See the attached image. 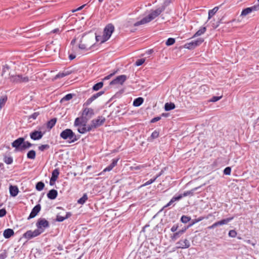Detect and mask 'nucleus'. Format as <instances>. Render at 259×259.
<instances>
[{
	"label": "nucleus",
	"mask_w": 259,
	"mask_h": 259,
	"mask_svg": "<svg viewBox=\"0 0 259 259\" xmlns=\"http://www.w3.org/2000/svg\"><path fill=\"white\" fill-rule=\"evenodd\" d=\"M39 115V112H36L32 114L29 116V119L32 118L33 119H35L37 116Z\"/></svg>",
	"instance_id": "57"
},
{
	"label": "nucleus",
	"mask_w": 259,
	"mask_h": 259,
	"mask_svg": "<svg viewBox=\"0 0 259 259\" xmlns=\"http://www.w3.org/2000/svg\"><path fill=\"white\" fill-rule=\"evenodd\" d=\"M10 69L9 66L8 65H5L3 66V69H2V75L3 76L4 74L9 69Z\"/></svg>",
	"instance_id": "58"
},
{
	"label": "nucleus",
	"mask_w": 259,
	"mask_h": 259,
	"mask_svg": "<svg viewBox=\"0 0 259 259\" xmlns=\"http://www.w3.org/2000/svg\"><path fill=\"white\" fill-rule=\"evenodd\" d=\"M104 91H100L97 93L93 95L90 98H89L87 101L84 103L83 106H88L90 105L93 101L95 100L98 97L104 94Z\"/></svg>",
	"instance_id": "15"
},
{
	"label": "nucleus",
	"mask_w": 259,
	"mask_h": 259,
	"mask_svg": "<svg viewBox=\"0 0 259 259\" xmlns=\"http://www.w3.org/2000/svg\"><path fill=\"white\" fill-rule=\"evenodd\" d=\"M106 119L102 116H98L97 119H93L91 121L92 124L95 128H96L104 124L105 122Z\"/></svg>",
	"instance_id": "12"
},
{
	"label": "nucleus",
	"mask_w": 259,
	"mask_h": 259,
	"mask_svg": "<svg viewBox=\"0 0 259 259\" xmlns=\"http://www.w3.org/2000/svg\"><path fill=\"white\" fill-rule=\"evenodd\" d=\"M33 144L30 143L28 141H25L23 137H20L12 143V146L15 148L16 151L22 152L30 147H32Z\"/></svg>",
	"instance_id": "2"
},
{
	"label": "nucleus",
	"mask_w": 259,
	"mask_h": 259,
	"mask_svg": "<svg viewBox=\"0 0 259 259\" xmlns=\"http://www.w3.org/2000/svg\"><path fill=\"white\" fill-rule=\"evenodd\" d=\"M203 219V217H199V218H198L197 219H194V220H193L191 223L189 224V225H188V227H191V226H192L193 225H194L195 224L199 222H200L201 221H202V220Z\"/></svg>",
	"instance_id": "41"
},
{
	"label": "nucleus",
	"mask_w": 259,
	"mask_h": 259,
	"mask_svg": "<svg viewBox=\"0 0 259 259\" xmlns=\"http://www.w3.org/2000/svg\"><path fill=\"white\" fill-rule=\"evenodd\" d=\"M259 10V5H254L250 7H248L244 9L241 14V16H245L250 14L253 11H257Z\"/></svg>",
	"instance_id": "14"
},
{
	"label": "nucleus",
	"mask_w": 259,
	"mask_h": 259,
	"mask_svg": "<svg viewBox=\"0 0 259 259\" xmlns=\"http://www.w3.org/2000/svg\"><path fill=\"white\" fill-rule=\"evenodd\" d=\"M160 119H161L160 116L155 117L151 120L150 122L151 123H155V122L159 121Z\"/></svg>",
	"instance_id": "62"
},
{
	"label": "nucleus",
	"mask_w": 259,
	"mask_h": 259,
	"mask_svg": "<svg viewBox=\"0 0 259 259\" xmlns=\"http://www.w3.org/2000/svg\"><path fill=\"white\" fill-rule=\"evenodd\" d=\"M103 81L98 82L93 85L92 89L94 91H97L103 87Z\"/></svg>",
	"instance_id": "32"
},
{
	"label": "nucleus",
	"mask_w": 259,
	"mask_h": 259,
	"mask_svg": "<svg viewBox=\"0 0 259 259\" xmlns=\"http://www.w3.org/2000/svg\"><path fill=\"white\" fill-rule=\"evenodd\" d=\"M159 133L156 130H155L151 135L150 137L148 138V141L152 142L153 140L159 137Z\"/></svg>",
	"instance_id": "28"
},
{
	"label": "nucleus",
	"mask_w": 259,
	"mask_h": 259,
	"mask_svg": "<svg viewBox=\"0 0 259 259\" xmlns=\"http://www.w3.org/2000/svg\"><path fill=\"white\" fill-rule=\"evenodd\" d=\"M231 172V167H227L224 170V174L226 175H230Z\"/></svg>",
	"instance_id": "53"
},
{
	"label": "nucleus",
	"mask_w": 259,
	"mask_h": 259,
	"mask_svg": "<svg viewBox=\"0 0 259 259\" xmlns=\"http://www.w3.org/2000/svg\"><path fill=\"white\" fill-rule=\"evenodd\" d=\"M86 125H80L77 129V131L81 134H85L87 133V130L85 128Z\"/></svg>",
	"instance_id": "43"
},
{
	"label": "nucleus",
	"mask_w": 259,
	"mask_h": 259,
	"mask_svg": "<svg viewBox=\"0 0 259 259\" xmlns=\"http://www.w3.org/2000/svg\"><path fill=\"white\" fill-rule=\"evenodd\" d=\"M200 187L201 186L194 188L189 191L185 192L184 193L182 194V195L183 197L188 196H192L194 195L195 192L197 191L198 189H199Z\"/></svg>",
	"instance_id": "22"
},
{
	"label": "nucleus",
	"mask_w": 259,
	"mask_h": 259,
	"mask_svg": "<svg viewBox=\"0 0 259 259\" xmlns=\"http://www.w3.org/2000/svg\"><path fill=\"white\" fill-rule=\"evenodd\" d=\"M87 122H84L82 118V116L77 117L75 119L74 125L75 126H79L80 125H86Z\"/></svg>",
	"instance_id": "23"
},
{
	"label": "nucleus",
	"mask_w": 259,
	"mask_h": 259,
	"mask_svg": "<svg viewBox=\"0 0 259 259\" xmlns=\"http://www.w3.org/2000/svg\"><path fill=\"white\" fill-rule=\"evenodd\" d=\"M233 219H234V217H232L228 218H226V219H223V220H221L220 221L216 222L214 223H213L214 227L215 228H216V227H217L218 226H222V225H226L229 222L231 221Z\"/></svg>",
	"instance_id": "17"
},
{
	"label": "nucleus",
	"mask_w": 259,
	"mask_h": 259,
	"mask_svg": "<svg viewBox=\"0 0 259 259\" xmlns=\"http://www.w3.org/2000/svg\"><path fill=\"white\" fill-rule=\"evenodd\" d=\"M59 175V169L57 168L55 169L52 172V176L51 178L52 181L55 182L57 180Z\"/></svg>",
	"instance_id": "26"
},
{
	"label": "nucleus",
	"mask_w": 259,
	"mask_h": 259,
	"mask_svg": "<svg viewBox=\"0 0 259 259\" xmlns=\"http://www.w3.org/2000/svg\"><path fill=\"white\" fill-rule=\"evenodd\" d=\"M103 35H96V40L97 41H100V44H103L102 41L103 40Z\"/></svg>",
	"instance_id": "61"
},
{
	"label": "nucleus",
	"mask_w": 259,
	"mask_h": 259,
	"mask_svg": "<svg viewBox=\"0 0 259 259\" xmlns=\"http://www.w3.org/2000/svg\"><path fill=\"white\" fill-rule=\"evenodd\" d=\"M14 235V232L12 229H7L3 232V236L5 238L9 239Z\"/></svg>",
	"instance_id": "18"
},
{
	"label": "nucleus",
	"mask_w": 259,
	"mask_h": 259,
	"mask_svg": "<svg viewBox=\"0 0 259 259\" xmlns=\"http://www.w3.org/2000/svg\"><path fill=\"white\" fill-rule=\"evenodd\" d=\"M222 98V96H213L209 100V102H215Z\"/></svg>",
	"instance_id": "47"
},
{
	"label": "nucleus",
	"mask_w": 259,
	"mask_h": 259,
	"mask_svg": "<svg viewBox=\"0 0 259 259\" xmlns=\"http://www.w3.org/2000/svg\"><path fill=\"white\" fill-rule=\"evenodd\" d=\"M56 122H57L56 118H53L51 119L50 120L48 121V122L47 123V125H46L47 127L49 130H51V128H53V127L54 126Z\"/></svg>",
	"instance_id": "25"
},
{
	"label": "nucleus",
	"mask_w": 259,
	"mask_h": 259,
	"mask_svg": "<svg viewBox=\"0 0 259 259\" xmlns=\"http://www.w3.org/2000/svg\"><path fill=\"white\" fill-rule=\"evenodd\" d=\"M8 254L6 250L0 253V259H5L7 257Z\"/></svg>",
	"instance_id": "55"
},
{
	"label": "nucleus",
	"mask_w": 259,
	"mask_h": 259,
	"mask_svg": "<svg viewBox=\"0 0 259 259\" xmlns=\"http://www.w3.org/2000/svg\"><path fill=\"white\" fill-rule=\"evenodd\" d=\"M144 102V99L142 97H138L135 99L133 102V105L135 107H139Z\"/></svg>",
	"instance_id": "24"
},
{
	"label": "nucleus",
	"mask_w": 259,
	"mask_h": 259,
	"mask_svg": "<svg viewBox=\"0 0 259 259\" xmlns=\"http://www.w3.org/2000/svg\"><path fill=\"white\" fill-rule=\"evenodd\" d=\"M38 231H37V229H35L34 231L31 230H28L26 231L23 235V237L25 238V239H27V240L31 239L33 238H34L35 237H37L40 235Z\"/></svg>",
	"instance_id": "10"
},
{
	"label": "nucleus",
	"mask_w": 259,
	"mask_h": 259,
	"mask_svg": "<svg viewBox=\"0 0 259 259\" xmlns=\"http://www.w3.org/2000/svg\"><path fill=\"white\" fill-rule=\"evenodd\" d=\"M4 161L7 164H11L13 162V157L11 156H5L4 157Z\"/></svg>",
	"instance_id": "37"
},
{
	"label": "nucleus",
	"mask_w": 259,
	"mask_h": 259,
	"mask_svg": "<svg viewBox=\"0 0 259 259\" xmlns=\"http://www.w3.org/2000/svg\"><path fill=\"white\" fill-rule=\"evenodd\" d=\"M147 167L146 164L139 165L136 166H133L131 167L132 170H140Z\"/></svg>",
	"instance_id": "40"
},
{
	"label": "nucleus",
	"mask_w": 259,
	"mask_h": 259,
	"mask_svg": "<svg viewBox=\"0 0 259 259\" xmlns=\"http://www.w3.org/2000/svg\"><path fill=\"white\" fill-rule=\"evenodd\" d=\"M112 169L110 167L109 165H108V166H107L101 173H100L99 174H98V175L99 176V175H102L103 172H106V171H109L110 170H111Z\"/></svg>",
	"instance_id": "63"
},
{
	"label": "nucleus",
	"mask_w": 259,
	"mask_h": 259,
	"mask_svg": "<svg viewBox=\"0 0 259 259\" xmlns=\"http://www.w3.org/2000/svg\"><path fill=\"white\" fill-rule=\"evenodd\" d=\"M60 136L63 140H68L69 143L75 142L79 138L77 137L73 131L69 128H67L63 131L60 133Z\"/></svg>",
	"instance_id": "3"
},
{
	"label": "nucleus",
	"mask_w": 259,
	"mask_h": 259,
	"mask_svg": "<svg viewBox=\"0 0 259 259\" xmlns=\"http://www.w3.org/2000/svg\"><path fill=\"white\" fill-rule=\"evenodd\" d=\"M118 160L119 159L118 158H114L112 159V162L109 165L112 169L117 164Z\"/></svg>",
	"instance_id": "50"
},
{
	"label": "nucleus",
	"mask_w": 259,
	"mask_h": 259,
	"mask_svg": "<svg viewBox=\"0 0 259 259\" xmlns=\"http://www.w3.org/2000/svg\"><path fill=\"white\" fill-rule=\"evenodd\" d=\"M70 74L69 71H63L62 72H59L56 75V78H62Z\"/></svg>",
	"instance_id": "38"
},
{
	"label": "nucleus",
	"mask_w": 259,
	"mask_h": 259,
	"mask_svg": "<svg viewBox=\"0 0 259 259\" xmlns=\"http://www.w3.org/2000/svg\"><path fill=\"white\" fill-rule=\"evenodd\" d=\"M114 30V26L112 23L108 24L104 28L103 34V39L102 42H105L107 41L110 38Z\"/></svg>",
	"instance_id": "4"
},
{
	"label": "nucleus",
	"mask_w": 259,
	"mask_h": 259,
	"mask_svg": "<svg viewBox=\"0 0 259 259\" xmlns=\"http://www.w3.org/2000/svg\"><path fill=\"white\" fill-rule=\"evenodd\" d=\"M37 128L39 131L34 130L30 133V138L34 141L41 139L46 133L45 125L38 127Z\"/></svg>",
	"instance_id": "5"
},
{
	"label": "nucleus",
	"mask_w": 259,
	"mask_h": 259,
	"mask_svg": "<svg viewBox=\"0 0 259 259\" xmlns=\"http://www.w3.org/2000/svg\"><path fill=\"white\" fill-rule=\"evenodd\" d=\"M72 214L70 212H67L65 216L63 217L60 215L59 214H58L56 216V221L59 222H62L64 221L65 220L70 218Z\"/></svg>",
	"instance_id": "20"
},
{
	"label": "nucleus",
	"mask_w": 259,
	"mask_h": 259,
	"mask_svg": "<svg viewBox=\"0 0 259 259\" xmlns=\"http://www.w3.org/2000/svg\"><path fill=\"white\" fill-rule=\"evenodd\" d=\"M183 196L182 194H179L178 195H175L171 199V202H174L176 201H179L183 198Z\"/></svg>",
	"instance_id": "42"
},
{
	"label": "nucleus",
	"mask_w": 259,
	"mask_h": 259,
	"mask_svg": "<svg viewBox=\"0 0 259 259\" xmlns=\"http://www.w3.org/2000/svg\"><path fill=\"white\" fill-rule=\"evenodd\" d=\"M9 78L11 82L15 84L26 83L29 80L28 76H23L22 74L11 75Z\"/></svg>",
	"instance_id": "6"
},
{
	"label": "nucleus",
	"mask_w": 259,
	"mask_h": 259,
	"mask_svg": "<svg viewBox=\"0 0 259 259\" xmlns=\"http://www.w3.org/2000/svg\"><path fill=\"white\" fill-rule=\"evenodd\" d=\"M182 234L179 231L175 232L172 235L170 236V238L171 240L175 241L178 239Z\"/></svg>",
	"instance_id": "34"
},
{
	"label": "nucleus",
	"mask_w": 259,
	"mask_h": 259,
	"mask_svg": "<svg viewBox=\"0 0 259 259\" xmlns=\"http://www.w3.org/2000/svg\"><path fill=\"white\" fill-rule=\"evenodd\" d=\"M74 94H68L65 95L60 101L61 103H63L64 101H69L74 96Z\"/></svg>",
	"instance_id": "36"
},
{
	"label": "nucleus",
	"mask_w": 259,
	"mask_h": 259,
	"mask_svg": "<svg viewBox=\"0 0 259 259\" xmlns=\"http://www.w3.org/2000/svg\"><path fill=\"white\" fill-rule=\"evenodd\" d=\"M156 181V178H153V179H150L149 181H148L147 182H146L145 183H144V184H143L141 187H145V186H148L149 185H150L152 183H153V182H154L155 181Z\"/></svg>",
	"instance_id": "51"
},
{
	"label": "nucleus",
	"mask_w": 259,
	"mask_h": 259,
	"mask_svg": "<svg viewBox=\"0 0 259 259\" xmlns=\"http://www.w3.org/2000/svg\"><path fill=\"white\" fill-rule=\"evenodd\" d=\"M118 160L119 159L118 158H114L112 159V162L109 165L112 169L117 164Z\"/></svg>",
	"instance_id": "49"
},
{
	"label": "nucleus",
	"mask_w": 259,
	"mask_h": 259,
	"mask_svg": "<svg viewBox=\"0 0 259 259\" xmlns=\"http://www.w3.org/2000/svg\"><path fill=\"white\" fill-rule=\"evenodd\" d=\"M166 7V5L163 4L157 9L155 10H151V13L148 16L145 17L140 21H139L134 23V25L135 26H138L140 25L144 24L148 22H150V21L154 19L155 18L158 17L159 15H160V14L165 10Z\"/></svg>",
	"instance_id": "1"
},
{
	"label": "nucleus",
	"mask_w": 259,
	"mask_h": 259,
	"mask_svg": "<svg viewBox=\"0 0 259 259\" xmlns=\"http://www.w3.org/2000/svg\"><path fill=\"white\" fill-rule=\"evenodd\" d=\"M175 107L174 103H166L164 105V109L165 111H168L175 109Z\"/></svg>",
	"instance_id": "27"
},
{
	"label": "nucleus",
	"mask_w": 259,
	"mask_h": 259,
	"mask_svg": "<svg viewBox=\"0 0 259 259\" xmlns=\"http://www.w3.org/2000/svg\"><path fill=\"white\" fill-rule=\"evenodd\" d=\"M145 61V59L144 58L138 59L135 62V65L137 66H141L144 63Z\"/></svg>",
	"instance_id": "48"
},
{
	"label": "nucleus",
	"mask_w": 259,
	"mask_h": 259,
	"mask_svg": "<svg viewBox=\"0 0 259 259\" xmlns=\"http://www.w3.org/2000/svg\"><path fill=\"white\" fill-rule=\"evenodd\" d=\"M191 220V218L187 215H183L181 218V221L184 224H186Z\"/></svg>",
	"instance_id": "39"
},
{
	"label": "nucleus",
	"mask_w": 259,
	"mask_h": 259,
	"mask_svg": "<svg viewBox=\"0 0 259 259\" xmlns=\"http://www.w3.org/2000/svg\"><path fill=\"white\" fill-rule=\"evenodd\" d=\"M179 228L178 224H175L170 229L172 232H176Z\"/></svg>",
	"instance_id": "60"
},
{
	"label": "nucleus",
	"mask_w": 259,
	"mask_h": 259,
	"mask_svg": "<svg viewBox=\"0 0 259 259\" xmlns=\"http://www.w3.org/2000/svg\"><path fill=\"white\" fill-rule=\"evenodd\" d=\"M41 209V206L39 204L36 205L31 210V211L27 219L30 220L34 218Z\"/></svg>",
	"instance_id": "16"
},
{
	"label": "nucleus",
	"mask_w": 259,
	"mask_h": 259,
	"mask_svg": "<svg viewBox=\"0 0 259 259\" xmlns=\"http://www.w3.org/2000/svg\"><path fill=\"white\" fill-rule=\"evenodd\" d=\"M10 195L12 197L16 196L19 192V189L17 186L11 185L9 187Z\"/></svg>",
	"instance_id": "19"
},
{
	"label": "nucleus",
	"mask_w": 259,
	"mask_h": 259,
	"mask_svg": "<svg viewBox=\"0 0 259 259\" xmlns=\"http://www.w3.org/2000/svg\"><path fill=\"white\" fill-rule=\"evenodd\" d=\"M204 39L202 38H199L196 40H192L189 42L185 44L184 48L189 50H193L196 47L200 46L203 42Z\"/></svg>",
	"instance_id": "9"
},
{
	"label": "nucleus",
	"mask_w": 259,
	"mask_h": 259,
	"mask_svg": "<svg viewBox=\"0 0 259 259\" xmlns=\"http://www.w3.org/2000/svg\"><path fill=\"white\" fill-rule=\"evenodd\" d=\"M38 150L40 151H44L50 148V146L48 144L41 145L38 147Z\"/></svg>",
	"instance_id": "44"
},
{
	"label": "nucleus",
	"mask_w": 259,
	"mask_h": 259,
	"mask_svg": "<svg viewBox=\"0 0 259 259\" xmlns=\"http://www.w3.org/2000/svg\"><path fill=\"white\" fill-rule=\"evenodd\" d=\"M219 9V7H215L213 9L209 10L208 19H210Z\"/></svg>",
	"instance_id": "30"
},
{
	"label": "nucleus",
	"mask_w": 259,
	"mask_h": 259,
	"mask_svg": "<svg viewBox=\"0 0 259 259\" xmlns=\"http://www.w3.org/2000/svg\"><path fill=\"white\" fill-rule=\"evenodd\" d=\"M117 72V70H116L114 71L113 73H110V74L108 75L107 76H105L103 79V80H106L109 79L112 76H113L115 73H116Z\"/></svg>",
	"instance_id": "56"
},
{
	"label": "nucleus",
	"mask_w": 259,
	"mask_h": 259,
	"mask_svg": "<svg viewBox=\"0 0 259 259\" xmlns=\"http://www.w3.org/2000/svg\"><path fill=\"white\" fill-rule=\"evenodd\" d=\"M45 187V184L40 181L36 183L35 188L37 191H40L43 190Z\"/></svg>",
	"instance_id": "35"
},
{
	"label": "nucleus",
	"mask_w": 259,
	"mask_h": 259,
	"mask_svg": "<svg viewBox=\"0 0 259 259\" xmlns=\"http://www.w3.org/2000/svg\"><path fill=\"white\" fill-rule=\"evenodd\" d=\"M228 235L230 237L235 238L237 236V232L234 230H231L229 232Z\"/></svg>",
	"instance_id": "52"
},
{
	"label": "nucleus",
	"mask_w": 259,
	"mask_h": 259,
	"mask_svg": "<svg viewBox=\"0 0 259 259\" xmlns=\"http://www.w3.org/2000/svg\"><path fill=\"white\" fill-rule=\"evenodd\" d=\"M177 248H188L190 246V241L187 239H181L176 243Z\"/></svg>",
	"instance_id": "13"
},
{
	"label": "nucleus",
	"mask_w": 259,
	"mask_h": 259,
	"mask_svg": "<svg viewBox=\"0 0 259 259\" xmlns=\"http://www.w3.org/2000/svg\"><path fill=\"white\" fill-rule=\"evenodd\" d=\"M127 77L125 75H120L117 76L114 79L112 80L109 83L110 85L114 84H123V83L126 81Z\"/></svg>",
	"instance_id": "11"
},
{
	"label": "nucleus",
	"mask_w": 259,
	"mask_h": 259,
	"mask_svg": "<svg viewBox=\"0 0 259 259\" xmlns=\"http://www.w3.org/2000/svg\"><path fill=\"white\" fill-rule=\"evenodd\" d=\"M7 101V97L6 96L1 98L0 99V108H2L5 104Z\"/></svg>",
	"instance_id": "45"
},
{
	"label": "nucleus",
	"mask_w": 259,
	"mask_h": 259,
	"mask_svg": "<svg viewBox=\"0 0 259 259\" xmlns=\"http://www.w3.org/2000/svg\"><path fill=\"white\" fill-rule=\"evenodd\" d=\"M175 42V38H168L166 42H165V44L166 46H171V45H172L173 44H174Z\"/></svg>",
	"instance_id": "46"
},
{
	"label": "nucleus",
	"mask_w": 259,
	"mask_h": 259,
	"mask_svg": "<svg viewBox=\"0 0 259 259\" xmlns=\"http://www.w3.org/2000/svg\"><path fill=\"white\" fill-rule=\"evenodd\" d=\"M36 157V152L33 150H31L27 153V157L28 159H34Z\"/></svg>",
	"instance_id": "31"
},
{
	"label": "nucleus",
	"mask_w": 259,
	"mask_h": 259,
	"mask_svg": "<svg viewBox=\"0 0 259 259\" xmlns=\"http://www.w3.org/2000/svg\"><path fill=\"white\" fill-rule=\"evenodd\" d=\"M88 197L86 193H84L83 196L77 200V203L80 204H83L88 200Z\"/></svg>",
	"instance_id": "33"
},
{
	"label": "nucleus",
	"mask_w": 259,
	"mask_h": 259,
	"mask_svg": "<svg viewBox=\"0 0 259 259\" xmlns=\"http://www.w3.org/2000/svg\"><path fill=\"white\" fill-rule=\"evenodd\" d=\"M7 213V211L5 208H2L0 209V217H3L6 215Z\"/></svg>",
	"instance_id": "59"
},
{
	"label": "nucleus",
	"mask_w": 259,
	"mask_h": 259,
	"mask_svg": "<svg viewBox=\"0 0 259 259\" xmlns=\"http://www.w3.org/2000/svg\"><path fill=\"white\" fill-rule=\"evenodd\" d=\"M58 195V192L56 190L52 189L49 191L47 193V197L51 200H54L56 199Z\"/></svg>",
	"instance_id": "21"
},
{
	"label": "nucleus",
	"mask_w": 259,
	"mask_h": 259,
	"mask_svg": "<svg viewBox=\"0 0 259 259\" xmlns=\"http://www.w3.org/2000/svg\"><path fill=\"white\" fill-rule=\"evenodd\" d=\"M189 227H188V226L187 227H185L183 228L182 229L180 230L179 231L180 232H181V233L182 234H184V233L186 232V231L187 230V229H188Z\"/></svg>",
	"instance_id": "64"
},
{
	"label": "nucleus",
	"mask_w": 259,
	"mask_h": 259,
	"mask_svg": "<svg viewBox=\"0 0 259 259\" xmlns=\"http://www.w3.org/2000/svg\"><path fill=\"white\" fill-rule=\"evenodd\" d=\"M206 28L205 27H201L193 35V37L200 36L205 32Z\"/></svg>",
	"instance_id": "29"
},
{
	"label": "nucleus",
	"mask_w": 259,
	"mask_h": 259,
	"mask_svg": "<svg viewBox=\"0 0 259 259\" xmlns=\"http://www.w3.org/2000/svg\"><path fill=\"white\" fill-rule=\"evenodd\" d=\"M85 128L87 130V132H89L92 131H94L95 128L93 126V125L92 124V122H91L90 125H88L85 126Z\"/></svg>",
	"instance_id": "54"
},
{
	"label": "nucleus",
	"mask_w": 259,
	"mask_h": 259,
	"mask_svg": "<svg viewBox=\"0 0 259 259\" xmlns=\"http://www.w3.org/2000/svg\"><path fill=\"white\" fill-rule=\"evenodd\" d=\"M94 110L92 108H84L81 115L84 122H87L88 121L94 116Z\"/></svg>",
	"instance_id": "8"
},
{
	"label": "nucleus",
	"mask_w": 259,
	"mask_h": 259,
	"mask_svg": "<svg viewBox=\"0 0 259 259\" xmlns=\"http://www.w3.org/2000/svg\"><path fill=\"white\" fill-rule=\"evenodd\" d=\"M36 226L37 231L41 234L45 231L46 229L50 227V224L46 219L39 218L36 223Z\"/></svg>",
	"instance_id": "7"
}]
</instances>
